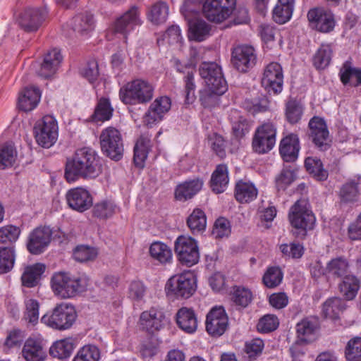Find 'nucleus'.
Masks as SVG:
<instances>
[{"label":"nucleus","instance_id":"1","mask_svg":"<svg viewBox=\"0 0 361 361\" xmlns=\"http://www.w3.org/2000/svg\"><path fill=\"white\" fill-rule=\"evenodd\" d=\"M102 171L101 159L91 147H83L66 159L64 178L71 183L78 180H89L97 178Z\"/></svg>","mask_w":361,"mask_h":361},{"label":"nucleus","instance_id":"2","mask_svg":"<svg viewBox=\"0 0 361 361\" xmlns=\"http://www.w3.org/2000/svg\"><path fill=\"white\" fill-rule=\"evenodd\" d=\"M89 279L85 276H75L68 272L55 273L51 279V288L61 298H71L86 290Z\"/></svg>","mask_w":361,"mask_h":361},{"label":"nucleus","instance_id":"3","mask_svg":"<svg viewBox=\"0 0 361 361\" xmlns=\"http://www.w3.org/2000/svg\"><path fill=\"white\" fill-rule=\"evenodd\" d=\"M288 220L295 229L293 235L304 239L308 230L314 228L315 216L305 200H298L291 206L288 213Z\"/></svg>","mask_w":361,"mask_h":361},{"label":"nucleus","instance_id":"4","mask_svg":"<svg viewBox=\"0 0 361 361\" xmlns=\"http://www.w3.org/2000/svg\"><path fill=\"white\" fill-rule=\"evenodd\" d=\"M77 317V312L73 305L61 302L57 304L51 312L43 315L41 322L53 329L64 331L71 328Z\"/></svg>","mask_w":361,"mask_h":361},{"label":"nucleus","instance_id":"5","mask_svg":"<svg viewBox=\"0 0 361 361\" xmlns=\"http://www.w3.org/2000/svg\"><path fill=\"white\" fill-rule=\"evenodd\" d=\"M154 95V87L147 80L135 79L120 88L119 97L125 104H146Z\"/></svg>","mask_w":361,"mask_h":361},{"label":"nucleus","instance_id":"6","mask_svg":"<svg viewBox=\"0 0 361 361\" xmlns=\"http://www.w3.org/2000/svg\"><path fill=\"white\" fill-rule=\"evenodd\" d=\"M196 288V276L191 271L173 276L168 280L165 287L167 295H173L176 298H189Z\"/></svg>","mask_w":361,"mask_h":361},{"label":"nucleus","instance_id":"7","mask_svg":"<svg viewBox=\"0 0 361 361\" xmlns=\"http://www.w3.org/2000/svg\"><path fill=\"white\" fill-rule=\"evenodd\" d=\"M102 153L112 160L119 161L123 155V142L118 130L114 127L104 129L99 135Z\"/></svg>","mask_w":361,"mask_h":361},{"label":"nucleus","instance_id":"8","mask_svg":"<svg viewBox=\"0 0 361 361\" xmlns=\"http://www.w3.org/2000/svg\"><path fill=\"white\" fill-rule=\"evenodd\" d=\"M276 126L272 122H264L255 130L252 140L253 152L264 154L270 152L276 143Z\"/></svg>","mask_w":361,"mask_h":361},{"label":"nucleus","instance_id":"9","mask_svg":"<svg viewBox=\"0 0 361 361\" xmlns=\"http://www.w3.org/2000/svg\"><path fill=\"white\" fill-rule=\"evenodd\" d=\"M174 251L180 263L188 267L197 264L200 260L197 242L192 237L178 236L174 243Z\"/></svg>","mask_w":361,"mask_h":361},{"label":"nucleus","instance_id":"10","mask_svg":"<svg viewBox=\"0 0 361 361\" xmlns=\"http://www.w3.org/2000/svg\"><path fill=\"white\" fill-rule=\"evenodd\" d=\"M58 129L56 119L49 115L44 116L34 126L37 143L44 148L51 147L57 140Z\"/></svg>","mask_w":361,"mask_h":361},{"label":"nucleus","instance_id":"11","mask_svg":"<svg viewBox=\"0 0 361 361\" xmlns=\"http://www.w3.org/2000/svg\"><path fill=\"white\" fill-rule=\"evenodd\" d=\"M309 140L314 146L322 152L328 150L331 146V140L325 120L317 116L310 118L308 123Z\"/></svg>","mask_w":361,"mask_h":361},{"label":"nucleus","instance_id":"12","mask_svg":"<svg viewBox=\"0 0 361 361\" xmlns=\"http://www.w3.org/2000/svg\"><path fill=\"white\" fill-rule=\"evenodd\" d=\"M310 28L321 33H330L336 25L335 14L332 11L322 7L309 10L307 14Z\"/></svg>","mask_w":361,"mask_h":361},{"label":"nucleus","instance_id":"13","mask_svg":"<svg viewBox=\"0 0 361 361\" xmlns=\"http://www.w3.org/2000/svg\"><path fill=\"white\" fill-rule=\"evenodd\" d=\"M257 62V51L252 46L238 45L231 51V63L233 67L240 73L249 72L256 66Z\"/></svg>","mask_w":361,"mask_h":361},{"label":"nucleus","instance_id":"14","mask_svg":"<svg viewBox=\"0 0 361 361\" xmlns=\"http://www.w3.org/2000/svg\"><path fill=\"white\" fill-rule=\"evenodd\" d=\"M48 16L46 7H26L19 14L18 24L26 32H37Z\"/></svg>","mask_w":361,"mask_h":361},{"label":"nucleus","instance_id":"15","mask_svg":"<svg viewBox=\"0 0 361 361\" xmlns=\"http://www.w3.org/2000/svg\"><path fill=\"white\" fill-rule=\"evenodd\" d=\"M235 0H207L202 6L204 17L209 21L220 23L232 13Z\"/></svg>","mask_w":361,"mask_h":361},{"label":"nucleus","instance_id":"16","mask_svg":"<svg viewBox=\"0 0 361 361\" xmlns=\"http://www.w3.org/2000/svg\"><path fill=\"white\" fill-rule=\"evenodd\" d=\"M261 83L269 94H280L283 87V73L281 64L277 62H271L267 65L264 70Z\"/></svg>","mask_w":361,"mask_h":361},{"label":"nucleus","instance_id":"17","mask_svg":"<svg viewBox=\"0 0 361 361\" xmlns=\"http://www.w3.org/2000/svg\"><path fill=\"white\" fill-rule=\"evenodd\" d=\"M199 74L206 86L215 87L218 90H228L227 82L221 67L216 62L203 61L199 66Z\"/></svg>","mask_w":361,"mask_h":361},{"label":"nucleus","instance_id":"18","mask_svg":"<svg viewBox=\"0 0 361 361\" xmlns=\"http://www.w3.org/2000/svg\"><path fill=\"white\" fill-rule=\"evenodd\" d=\"M206 331L212 337L222 336L228 328V317L221 306L213 307L207 314Z\"/></svg>","mask_w":361,"mask_h":361},{"label":"nucleus","instance_id":"19","mask_svg":"<svg viewBox=\"0 0 361 361\" xmlns=\"http://www.w3.org/2000/svg\"><path fill=\"white\" fill-rule=\"evenodd\" d=\"M52 231L47 226H39L31 231L26 243L27 251L32 255L44 252L51 240Z\"/></svg>","mask_w":361,"mask_h":361},{"label":"nucleus","instance_id":"20","mask_svg":"<svg viewBox=\"0 0 361 361\" xmlns=\"http://www.w3.org/2000/svg\"><path fill=\"white\" fill-rule=\"evenodd\" d=\"M196 65L192 62L182 63L180 60L175 61V67L178 72L185 74L183 78L185 103L190 104L195 100V73H196Z\"/></svg>","mask_w":361,"mask_h":361},{"label":"nucleus","instance_id":"21","mask_svg":"<svg viewBox=\"0 0 361 361\" xmlns=\"http://www.w3.org/2000/svg\"><path fill=\"white\" fill-rule=\"evenodd\" d=\"M141 24L140 8L137 6H132L122 16L116 18L113 24L112 29L115 33L123 35L126 39V35L135 26Z\"/></svg>","mask_w":361,"mask_h":361},{"label":"nucleus","instance_id":"22","mask_svg":"<svg viewBox=\"0 0 361 361\" xmlns=\"http://www.w3.org/2000/svg\"><path fill=\"white\" fill-rule=\"evenodd\" d=\"M140 324L143 330L149 334H154L164 326L166 316L161 310L151 307L141 313Z\"/></svg>","mask_w":361,"mask_h":361},{"label":"nucleus","instance_id":"23","mask_svg":"<svg viewBox=\"0 0 361 361\" xmlns=\"http://www.w3.org/2000/svg\"><path fill=\"white\" fill-rule=\"evenodd\" d=\"M68 206L73 210L83 212L93 204V198L88 190L81 187L70 189L66 195Z\"/></svg>","mask_w":361,"mask_h":361},{"label":"nucleus","instance_id":"24","mask_svg":"<svg viewBox=\"0 0 361 361\" xmlns=\"http://www.w3.org/2000/svg\"><path fill=\"white\" fill-rule=\"evenodd\" d=\"M171 101L167 96L157 97L149 106L144 119L147 125L159 122L171 109Z\"/></svg>","mask_w":361,"mask_h":361},{"label":"nucleus","instance_id":"25","mask_svg":"<svg viewBox=\"0 0 361 361\" xmlns=\"http://www.w3.org/2000/svg\"><path fill=\"white\" fill-rule=\"evenodd\" d=\"M22 355L26 361H43L47 357L45 342L40 338H27Z\"/></svg>","mask_w":361,"mask_h":361},{"label":"nucleus","instance_id":"26","mask_svg":"<svg viewBox=\"0 0 361 361\" xmlns=\"http://www.w3.org/2000/svg\"><path fill=\"white\" fill-rule=\"evenodd\" d=\"M300 149V139L295 133L283 137L279 144V154L286 162L295 161L298 159Z\"/></svg>","mask_w":361,"mask_h":361},{"label":"nucleus","instance_id":"27","mask_svg":"<svg viewBox=\"0 0 361 361\" xmlns=\"http://www.w3.org/2000/svg\"><path fill=\"white\" fill-rule=\"evenodd\" d=\"M229 121L231 124V134L238 141L244 138L251 130L252 121L241 116L236 109L231 110Z\"/></svg>","mask_w":361,"mask_h":361},{"label":"nucleus","instance_id":"28","mask_svg":"<svg viewBox=\"0 0 361 361\" xmlns=\"http://www.w3.org/2000/svg\"><path fill=\"white\" fill-rule=\"evenodd\" d=\"M63 57L57 49L49 51L44 57L37 74L42 78H49L53 76L58 70Z\"/></svg>","mask_w":361,"mask_h":361},{"label":"nucleus","instance_id":"29","mask_svg":"<svg viewBox=\"0 0 361 361\" xmlns=\"http://www.w3.org/2000/svg\"><path fill=\"white\" fill-rule=\"evenodd\" d=\"M203 181L200 178L185 180L178 184L174 190V197L180 202H185L192 199L202 189Z\"/></svg>","mask_w":361,"mask_h":361},{"label":"nucleus","instance_id":"30","mask_svg":"<svg viewBox=\"0 0 361 361\" xmlns=\"http://www.w3.org/2000/svg\"><path fill=\"white\" fill-rule=\"evenodd\" d=\"M178 327L186 333H194L197 328V318L195 311L188 307H181L176 315Z\"/></svg>","mask_w":361,"mask_h":361},{"label":"nucleus","instance_id":"31","mask_svg":"<svg viewBox=\"0 0 361 361\" xmlns=\"http://www.w3.org/2000/svg\"><path fill=\"white\" fill-rule=\"evenodd\" d=\"M229 182L228 169L226 164H221L216 166L210 179V188L216 194L222 193Z\"/></svg>","mask_w":361,"mask_h":361},{"label":"nucleus","instance_id":"32","mask_svg":"<svg viewBox=\"0 0 361 361\" xmlns=\"http://www.w3.org/2000/svg\"><path fill=\"white\" fill-rule=\"evenodd\" d=\"M305 107L296 98L290 97L285 103L284 116L286 121L290 125L300 123L304 114Z\"/></svg>","mask_w":361,"mask_h":361},{"label":"nucleus","instance_id":"33","mask_svg":"<svg viewBox=\"0 0 361 361\" xmlns=\"http://www.w3.org/2000/svg\"><path fill=\"white\" fill-rule=\"evenodd\" d=\"M258 190L255 185L250 182L240 180L236 182L234 189V197L240 203H248L257 197Z\"/></svg>","mask_w":361,"mask_h":361},{"label":"nucleus","instance_id":"34","mask_svg":"<svg viewBox=\"0 0 361 361\" xmlns=\"http://www.w3.org/2000/svg\"><path fill=\"white\" fill-rule=\"evenodd\" d=\"M41 97L39 88L35 87H25L18 98V107L23 111L34 109L38 104Z\"/></svg>","mask_w":361,"mask_h":361},{"label":"nucleus","instance_id":"35","mask_svg":"<svg viewBox=\"0 0 361 361\" xmlns=\"http://www.w3.org/2000/svg\"><path fill=\"white\" fill-rule=\"evenodd\" d=\"M45 268L44 264L41 263L26 267L21 276L22 285L27 288H33L37 286Z\"/></svg>","mask_w":361,"mask_h":361},{"label":"nucleus","instance_id":"36","mask_svg":"<svg viewBox=\"0 0 361 361\" xmlns=\"http://www.w3.org/2000/svg\"><path fill=\"white\" fill-rule=\"evenodd\" d=\"M346 307L345 301L338 297L328 298L322 305V314L325 318L335 320L339 318Z\"/></svg>","mask_w":361,"mask_h":361},{"label":"nucleus","instance_id":"37","mask_svg":"<svg viewBox=\"0 0 361 361\" xmlns=\"http://www.w3.org/2000/svg\"><path fill=\"white\" fill-rule=\"evenodd\" d=\"M186 224L193 235L202 233L207 227V216L204 212L195 208L186 219Z\"/></svg>","mask_w":361,"mask_h":361},{"label":"nucleus","instance_id":"38","mask_svg":"<svg viewBox=\"0 0 361 361\" xmlns=\"http://www.w3.org/2000/svg\"><path fill=\"white\" fill-rule=\"evenodd\" d=\"M359 180H350L340 188L338 197L342 204H351L358 201L360 196Z\"/></svg>","mask_w":361,"mask_h":361},{"label":"nucleus","instance_id":"39","mask_svg":"<svg viewBox=\"0 0 361 361\" xmlns=\"http://www.w3.org/2000/svg\"><path fill=\"white\" fill-rule=\"evenodd\" d=\"M74 348L75 343L72 338L61 339L52 344L49 348V354L59 360H65L71 355Z\"/></svg>","mask_w":361,"mask_h":361},{"label":"nucleus","instance_id":"40","mask_svg":"<svg viewBox=\"0 0 361 361\" xmlns=\"http://www.w3.org/2000/svg\"><path fill=\"white\" fill-rule=\"evenodd\" d=\"M349 263L344 257H338L331 259L325 268L326 275L333 278H342L346 276Z\"/></svg>","mask_w":361,"mask_h":361},{"label":"nucleus","instance_id":"41","mask_svg":"<svg viewBox=\"0 0 361 361\" xmlns=\"http://www.w3.org/2000/svg\"><path fill=\"white\" fill-rule=\"evenodd\" d=\"M304 164L308 173L317 180L324 181L328 178V171L324 169L320 159L315 157H308L305 158Z\"/></svg>","mask_w":361,"mask_h":361},{"label":"nucleus","instance_id":"42","mask_svg":"<svg viewBox=\"0 0 361 361\" xmlns=\"http://www.w3.org/2000/svg\"><path fill=\"white\" fill-rule=\"evenodd\" d=\"M71 25L75 32L87 34L94 29L93 16L87 11L78 13L73 18Z\"/></svg>","mask_w":361,"mask_h":361},{"label":"nucleus","instance_id":"43","mask_svg":"<svg viewBox=\"0 0 361 361\" xmlns=\"http://www.w3.org/2000/svg\"><path fill=\"white\" fill-rule=\"evenodd\" d=\"M150 147V140L145 137H140L134 147L133 161L136 167L143 169Z\"/></svg>","mask_w":361,"mask_h":361},{"label":"nucleus","instance_id":"44","mask_svg":"<svg viewBox=\"0 0 361 361\" xmlns=\"http://www.w3.org/2000/svg\"><path fill=\"white\" fill-rule=\"evenodd\" d=\"M16 257L15 246L0 247V274H7L13 269Z\"/></svg>","mask_w":361,"mask_h":361},{"label":"nucleus","instance_id":"45","mask_svg":"<svg viewBox=\"0 0 361 361\" xmlns=\"http://www.w3.org/2000/svg\"><path fill=\"white\" fill-rule=\"evenodd\" d=\"M269 101L263 94L251 99H245L243 102L244 109L252 115L266 112L269 110Z\"/></svg>","mask_w":361,"mask_h":361},{"label":"nucleus","instance_id":"46","mask_svg":"<svg viewBox=\"0 0 361 361\" xmlns=\"http://www.w3.org/2000/svg\"><path fill=\"white\" fill-rule=\"evenodd\" d=\"M218 90L215 87L206 86L199 92V99L204 108H212L218 104L219 97L224 94L227 90Z\"/></svg>","mask_w":361,"mask_h":361},{"label":"nucleus","instance_id":"47","mask_svg":"<svg viewBox=\"0 0 361 361\" xmlns=\"http://www.w3.org/2000/svg\"><path fill=\"white\" fill-rule=\"evenodd\" d=\"M360 289V281L353 275H346L339 284V290L346 300H350L355 298Z\"/></svg>","mask_w":361,"mask_h":361},{"label":"nucleus","instance_id":"48","mask_svg":"<svg viewBox=\"0 0 361 361\" xmlns=\"http://www.w3.org/2000/svg\"><path fill=\"white\" fill-rule=\"evenodd\" d=\"M114 112V109L111 105L109 99L102 97L99 99L93 114L91 116L92 121H106L111 119Z\"/></svg>","mask_w":361,"mask_h":361},{"label":"nucleus","instance_id":"49","mask_svg":"<svg viewBox=\"0 0 361 361\" xmlns=\"http://www.w3.org/2000/svg\"><path fill=\"white\" fill-rule=\"evenodd\" d=\"M169 16V6L163 1H158L149 8L147 17L154 24H161L166 22Z\"/></svg>","mask_w":361,"mask_h":361},{"label":"nucleus","instance_id":"50","mask_svg":"<svg viewBox=\"0 0 361 361\" xmlns=\"http://www.w3.org/2000/svg\"><path fill=\"white\" fill-rule=\"evenodd\" d=\"M317 329V321L308 318L304 319L296 325L298 338L302 341L310 342Z\"/></svg>","mask_w":361,"mask_h":361},{"label":"nucleus","instance_id":"51","mask_svg":"<svg viewBox=\"0 0 361 361\" xmlns=\"http://www.w3.org/2000/svg\"><path fill=\"white\" fill-rule=\"evenodd\" d=\"M149 254L153 259L161 264L169 262L172 257L171 248L166 244L159 241L151 244Z\"/></svg>","mask_w":361,"mask_h":361},{"label":"nucleus","instance_id":"52","mask_svg":"<svg viewBox=\"0 0 361 361\" xmlns=\"http://www.w3.org/2000/svg\"><path fill=\"white\" fill-rule=\"evenodd\" d=\"M210 30V26L203 20L196 19L190 23V36L197 42L204 40L209 35Z\"/></svg>","mask_w":361,"mask_h":361},{"label":"nucleus","instance_id":"53","mask_svg":"<svg viewBox=\"0 0 361 361\" xmlns=\"http://www.w3.org/2000/svg\"><path fill=\"white\" fill-rule=\"evenodd\" d=\"M231 300L238 306L246 307L252 302L251 290L241 286H234L231 292Z\"/></svg>","mask_w":361,"mask_h":361},{"label":"nucleus","instance_id":"54","mask_svg":"<svg viewBox=\"0 0 361 361\" xmlns=\"http://www.w3.org/2000/svg\"><path fill=\"white\" fill-rule=\"evenodd\" d=\"M332 49L329 44H322L313 56V65L317 69H324L331 61Z\"/></svg>","mask_w":361,"mask_h":361},{"label":"nucleus","instance_id":"55","mask_svg":"<svg viewBox=\"0 0 361 361\" xmlns=\"http://www.w3.org/2000/svg\"><path fill=\"white\" fill-rule=\"evenodd\" d=\"M264 348V341L259 338H254L245 342L243 352L250 361H255L262 355Z\"/></svg>","mask_w":361,"mask_h":361},{"label":"nucleus","instance_id":"56","mask_svg":"<svg viewBox=\"0 0 361 361\" xmlns=\"http://www.w3.org/2000/svg\"><path fill=\"white\" fill-rule=\"evenodd\" d=\"M21 234L20 227L8 224L0 227V243L14 246Z\"/></svg>","mask_w":361,"mask_h":361},{"label":"nucleus","instance_id":"57","mask_svg":"<svg viewBox=\"0 0 361 361\" xmlns=\"http://www.w3.org/2000/svg\"><path fill=\"white\" fill-rule=\"evenodd\" d=\"M97 248L86 245H78L74 250L73 256L79 262L94 261L98 256Z\"/></svg>","mask_w":361,"mask_h":361},{"label":"nucleus","instance_id":"58","mask_svg":"<svg viewBox=\"0 0 361 361\" xmlns=\"http://www.w3.org/2000/svg\"><path fill=\"white\" fill-rule=\"evenodd\" d=\"M283 277V274L279 267H269L262 277V281L266 287L274 288L281 284Z\"/></svg>","mask_w":361,"mask_h":361},{"label":"nucleus","instance_id":"59","mask_svg":"<svg viewBox=\"0 0 361 361\" xmlns=\"http://www.w3.org/2000/svg\"><path fill=\"white\" fill-rule=\"evenodd\" d=\"M296 178V173L291 166L284 167L276 177V187L279 191H284Z\"/></svg>","mask_w":361,"mask_h":361},{"label":"nucleus","instance_id":"60","mask_svg":"<svg viewBox=\"0 0 361 361\" xmlns=\"http://www.w3.org/2000/svg\"><path fill=\"white\" fill-rule=\"evenodd\" d=\"M347 361H361V337H354L348 341L345 348Z\"/></svg>","mask_w":361,"mask_h":361},{"label":"nucleus","instance_id":"61","mask_svg":"<svg viewBox=\"0 0 361 361\" xmlns=\"http://www.w3.org/2000/svg\"><path fill=\"white\" fill-rule=\"evenodd\" d=\"M341 81L343 85H346L350 83V79L355 78V82H351V85L357 87L361 85V69L352 68L348 66L347 63L343 65V67L340 71Z\"/></svg>","mask_w":361,"mask_h":361},{"label":"nucleus","instance_id":"62","mask_svg":"<svg viewBox=\"0 0 361 361\" xmlns=\"http://www.w3.org/2000/svg\"><path fill=\"white\" fill-rule=\"evenodd\" d=\"M116 205L111 201L104 200L95 204L92 214L100 219L111 218L115 214Z\"/></svg>","mask_w":361,"mask_h":361},{"label":"nucleus","instance_id":"63","mask_svg":"<svg viewBox=\"0 0 361 361\" xmlns=\"http://www.w3.org/2000/svg\"><path fill=\"white\" fill-rule=\"evenodd\" d=\"M100 358L99 348L93 345L81 348L74 357L73 361H98Z\"/></svg>","mask_w":361,"mask_h":361},{"label":"nucleus","instance_id":"64","mask_svg":"<svg viewBox=\"0 0 361 361\" xmlns=\"http://www.w3.org/2000/svg\"><path fill=\"white\" fill-rule=\"evenodd\" d=\"M279 250L283 257L294 259H300L305 252L304 246L297 242H292L289 244H281L279 246Z\"/></svg>","mask_w":361,"mask_h":361}]
</instances>
